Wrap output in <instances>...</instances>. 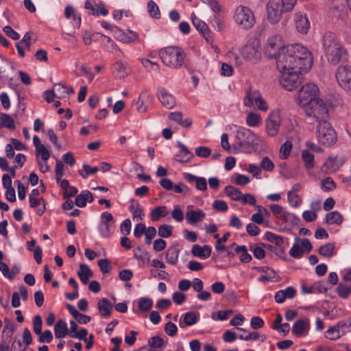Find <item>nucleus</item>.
Wrapping results in <instances>:
<instances>
[{"mask_svg":"<svg viewBox=\"0 0 351 351\" xmlns=\"http://www.w3.org/2000/svg\"><path fill=\"white\" fill-rule=\"evenodd\" d=\"M276 59L279 72L295 70L306 73L313 64L311 52L298 43L282 48Z\"/></svg>","mask_w":351,"mask_h":351,"instance_id":"1","label":"nucleus"},{"mask_svg":"<svg viewBox=\"0 0 351 351\" xmlns=\"http://www.w3.org/2000/svg\"><path fill=\"white\" fill-rule=\"evenodd\" d=\"M322 45L328 62L333 64H338L345 51L336 36L332 32L326 33L322 38Z\"/></svg>","mask_w":351,"mask_h":351,"instance_id":"2","label":"nucleus"},{"mask_svg":"<svg viewBox=\"0 0 351 351\" xmlns=\"http://www.w3.org/2000/svg\"><path fill=\"white\" fill-rule=\"evenodd\" d=\"M159 56L162 62L172 69H179L184 65L185 54L184 51L174 46H169L161 49Z\"/></svg>","mask_w":351,"mask_h":351,"instance_id":"3","label":"nucleus"},{"mask_svg":"<svg viewBox=\"0 0 351 351\" xmlns=\"http://www.w3.org/2000/svg\"><path fill=\"white\" fill-rule=\"evenodd\" d=\"M304 112L311 121H315L317 124L329 121L328 105L321 99L304 108Z\"/></svg>","mask_w":351,"mask_h":351,"instance_id":"4","label":"nucleus"},{"mask_svg":"<svg viewBox=\"0 0 351 351\" xmlns=\"http://www.w3.org/2000/svg\"><path fill=\"white\" fill-rule=\"evenodd\" d=\"M234 20L240 27L245 29L252 28L256 21L252 10L243 5H239L235 9Z\"/></svg>","mask_w":351,"mask_h":351,"instance_id":"5","label":"nucleus"},{"mask_svg":"<svg viewBox=\"0 0 351 351\" xmlns=\"http://www.w3.org/2000/svg\"><path fill=\"white\" fill-rule=\"evenodd\" d=\"M318 92L317 86L314 84L307 83L302 86L298 95L299 105L306 108L313 102H315L318 99H317Z\"/></svg>","mask_w":351,"mask_h":351,"instance_id":"6","label":"nucleus"},{"mask_svg":"<svg viewBox=\"0 0 351 351\" xmlns=\"http://www.w3.org/2000/svg\"><path fill=\"white\" fill-rule=\"evenodd\" d=\"M317 138L319 142L324 145H330L335 143V132L328 121L317 124Z\"/></svg>","mask_w":351,"mask_h":351,"instance_id":"7","label":"nucleus"},{"mask_svg":"<svg viewBox=\"0 0 351 351\" xmlns=\"http://www.w3.org/2000/svg\"><path fill=\"white\" fill-rule=\"evenodd\" d=\"M282 73L280 84L287 90L297 88L302 82L300 75L305 73L303 71H287Z\"/></svg>","mask_w":351,"mask_h":351,"instance_id":"8","label":"nucleus"},{"mask_svg":"<svg viewBox=\"0 0 351 351\" xmlns=\"http://www.w3.org/2000/svg\"><path fill=\"white\" fill-rule=\"evenodd\" d=\"M287 47L284 46L282 36L280 35H274L267 39L265 47V53L270 58H276L282 49Z\"/></svg>","mask_w":351,"mask_h":351,"instance_id":"9","label":"nucleus"},{"mask_svg":"<svg viewBox=\"0 0 351 351\" xmlns=\"http://www.w3.org/2000/svg\"><path fill=\"white\" fill-rule=\"evenodd\" d=\"M254 102L260 110L265 112L268 110V106L261 97V93L258 90H252L250 88L246 93L243 104L245 106L252 107Z\"/></svg>","mask_w":351,"mask_h":351,"instance_id":"10","label":"nucleus"},{"mask_svg":"<svg viewBox=\"0 0 351 351\" xmlns=\"http://www.w3.org/2000/svg\"><path fill=\"white\" fill-rule=\"evenodd\" d=\"M237 143L234 146L242 149L245 147H251L255 141V134L249 129L241 128L237 131Z\"/></svg>","mask_w":351,"mask_h":351,"instance_id":"11","label":"nucleus"},{"mask_svg":"<svg viewBox=\"0 0 351 351\" xmlns=\"http://www.w3.org/2000/svg\"><path fill=\"white\" fill-rule=\"evenodd\" d=\"M101 220L99 223L98 229L101 236L104 238L109 237L114 226L115 221L113 215L108 212H103L100 216Z\"/></svg>","mask_w":351,"mask_h":351,"instance_id":"12","label":"nucleus"},{"mask_svg":"<svg viewBox=\"0 0 351 351\" xmlns=\"http://www.w3.org/2000/svg\"><path fill=\"white\" fill-rule=\"evenodd\" d=\"M338 84L343 89L351 90V66L341 65L336 71Z\"/></svg>","mask_w":351,"mask_h":351,"instance_id":"13","label":"nucleus"},{"mask_svg":"<svg viewBox=\"0 0 351 351\" xmlns=\"http://www.w3.org/2000/svg\"><path fill=\"white\" fill-rule=\"evenodd\" d=\"M285 11L280 0H269L267 4V19L271 23H278Z\"/></svg>","mask_w":351,"mask_h":351,"instance_id":"14","label":"nucleus"},{"mask_svg":"<svg viewBox=\"0 0 351 351\" xmlns=\"http://www.w3.org/2000/svg\"><path fill=\"white\" fill-rule=\"evenodd\" d=\"M281 123V118L279 111H274L270 113L266 121V130L267 134L271 136H276Z\"/></svg>","mask_w":351,"mask_h":351,"instance_id":"15","label":"nucleus"},{"mask_svg":"<svg viewBox=\"0 0 351 351\" xmlns=\"http://www.w3.org/2000/svg\"><path fill=\"white\" fill-rule=\"evenodd\" d=\"M243 56L248 60L259 58L261 53L259 51V43L254 40L247 43L242 49Z\"/></svg>","mask_w":351,"mask_h":351,"instance_id":"16","label":"nucleus"},{"mask_svg":"<svg viewBox=\"0 0 351 351\" xmlns=\"http://www.w3.org/2000/svg\"><path fill=\"white\" fill-rule=\"evenodd\" d=\"M153 97L152 94L148 90L142 92L136 102V110L140 113L147 112L149 107L152 106Z\"/></svg>","mask_w":351,"mask_h":351,"instance_id":"17","label":"nucleus"},{"mask_svg":"<svg viewBox=\"0 0 351 351\" xmlns=\"http://www.w3.org/2000/svg\"><path fill=\"white\" fill-rule=\"evenodd\" d=\"M310 329L309 319H302L297 320L292 327V333L298 337L307 335Z\"/></svg>","mask_w":351,"mask_h":351,"instance_id":"18","label":"nucleus"},{"mask_svg":"<svg viewBox=\"0 0 351 351\" xmlns=\"http://www.w3.org/2000/svg\"><path fill=\"white\" fill-rule=\"evenodd\" d=\"M294 23L296 29L301 34H306L310 27V22L306 16L300 12L295 14Z\"/></svg>","mask_w":351,"mask_h":351,"instance_id":"19","label":"nucleus"},{"mask_svg":"<svg viewBox=\"0 0 351 351\" xmlns=\"http://www.w3.org/2000/svg\"><path fill=\"white\" fill-rule=\"evenodd\" d=\"M158 98L162 106L167 109H171L176 106V99L174 97L168 93L164 88H160L158 90Z\"/></svg>","mask_w":351,"mask_h":351,"instance_id":"20","label":"nucleus"},{"mask_svg":"<svg viewBox=\"0 0 351 351\" xmlns=\"http://www.w3.org/2000/svg\"><path fill=\"white\" fill-rule=\"evenodd\" d=\"M177 145L180 152L174 156V159L180 162H188L193 158V154L182 143L178 142Z\"/></svg>","mask_w":351,"mask_h":351,"instance_id":"21","label":"nucleus"},{"mask_svg":"<svg viewBox=\"0 0 351 351\" xmlns=\"http://www.w3.org/2000/svg\"><path fill=\"white\" fill-rule=\"evenodd\" d=\"M198 321V316L194 312H187L181 315L179 320V326L185 328L195 325Z\"/></svg>","mask_w":351,"mask_h":351,"instance_id":"22","label":"nucleus"},{"mask_svg":"<svg viewBox=\"0 0 351 351\" xmlns=\"http://www.w3.org/2000/svg\"><path fill=\"white\" fill-rule=\"evenodd\" d=\"M258 270L264 274L258 278L259 282H276L279 280V277L276 275V271L273 269L268 267H260L258 268Z\"/></svg>","mask_w":351,"mask_h":351,"instance_id":"23","label":"nucleus"},{"mask_svg":"<svg viewBox=\"0 0 351 351\" xmlns=\"http://www.w3.org/2000/svg\"><path fill=\"white\" fill-rule=\"evenodd\" d=\"M184 178L189 183H195V187L197 190L204 191L207 189V182L205 178L197 177L191 173H184Z\"/></svg>","mask_w":351,"mask_h":351,"instance_id":"24","label":"nucleus"},{"mask_svg":"<svg viewBox=\"0 0 351 351\" xmlns=\"http://www.w3.org/2000/svg\"><path fill=\"white\" fill-rule=\"evenodd\" d=\"M341 165L339 163L337 157H328L322 167V171L326 173H332L335 172Z\"/></svg>","mask_w":351,"mask_h":351,"instance_id":"25","label":"nucleus"},{"mask_svg":"<svg viewBox=\"0 0 351 351\" xmlns=\"http://www.w3.org/2000/svg\"><path fill=\"white\" fill-rule=\"evenodd\" d=\"M191 253L195 257L206 259L211 255V247L206 245L201 246L196 244L193 246Z\"/></svg>","mask_w":351,"mask_h":351,"instance_id":"26","label":"nucleus"},{"mask_svg":"<svg viewBox=\"0 0 351 351\" xmlns=\"http://www.w3.org/2000/svg\"><path fill=\"white\" fill-rule=\"evenodd\" d=\"M206 213L201 209L189 210L186 213V219L189 224L193 225L197 222L203 220Z\"/></svg>","mask_w":351,"mask_h":351,"instance_id":"27","label":"nucleus"},{"mask_svg":"<svg viewBox=\"0 0 351 351\" xmlns=\"http://www.w3.org/2000/svg\"><path fill=\"white\" fill-rule=\"evenodd\" d=\"M192 21L194 27L199 32H201V34L204 36L207 42H209V38H210V30L207 24L196 17L192 18Z\"/></svg>","mask_w":351,"mask_h":351,"instance_id":"28","label":"nucleus"},{"mask_svg":"<svg viewBox=\"0 0 351 351\" xmlns=\"http://www.w3.org/2000/svg\"><path fill=\"white\" fill-rule=\"evenodd\" d=\"M97 308L100 314L105 317H109L112 313V304L107 299L102 298L97 303Z\"/></svg>","mask_w":351,"mask_h":351,"instance_id":"29","label":"nucleus"},{"mask_svg":"<svg viewBox=\"0 0 351 351\" xmlns=\"http://www.w3.org/2000/svg\"><path fill=\"white\" fill-rule=\"evenodd\" d=\"M93 201V197L92 193L87 190L82 191L78 195H77L75 201V204L80 208L86 206L87 202H92Z\"/></svg>","mask_w":351,"mask_h":351,"instance_id":"30","label":"nucleus"},{"mask_svg":"<svg viewBox=\"0 0 351 351\" xmlns=\"http://www.w3.org/2000/svg\"><path fill=\"white\" fill-rule=\"evenodd\" d=\"M54 332L56 338H64L69 334L66 323L62 319H59L54 326Z\"/></svg>","mask_w":351,"mask_h":351,"instance_id":"31","label":"nucleus"},{"mask_svg":"<svg viewBox=\"0 0 351 351\" xmlns=\"http://www.w3.org/2000/svg\"><path fill=\"white\" fill-rule=\"evenodd\" d=\"M77 275L82 282L86 285L88 282L89 278L93 277V273L87 265L81 264Z\"/></svg>","mask_w":351,"mask_h":351,"instance_id":"32","label":"nucleus"},{"mask_svg":"<svg viewBox=\"0 0 351 351\" xmlns=\"http://www.w3.org/2000/svg\"><path fill=\"white\" fill-rule=\"evenodd\" d=\"M169 214L167 208L165 206L155 207L150 213V218L152 221H158L161 217H165Z\"/></svg>","mask_w":351,"mask_h":351,"instance_id":"33","label":"nucleus"},{"mask_svg":"<svg viewBox=\"0 0 351 351\" xmlns=\"http://www.w3.org/2000/svg\"><path fill=\"white\" fill-rule=\"evenodd\" d=\"M180 250L177 246H171L166 251L165 258L167 261L171 265H176Z\"/></svg>","mask_w":351,"mask_h":351,"instance_id":"34","label":"nucleus"},{"mask_svg":"<svg viewBox=\"0 0 351 351\" xmlns=\"http://www.w3.org/2000/svg\"><path fill=\"white\" fill-rule=\"evenodd\" d=\"M343 220V216L338 211H332L326 214V222L329 225H340Z\"/></svg>","mask_w":351,"mask_h":351,"instance_id":"35","label":"nucleus"},{"mask_svg":"<svg viewBox=\"0 0 351 351\" xmlns=\"http://www.w3.org/2000/svg\"><path fill=\"white\" fill-rule=\"evenodd\" d=\"M225 193L232 200L234 201H240L242 198V193L241 191L232 186H226Z\"/></svg>","mask_w":351,"mask_h":351,"instance_id":"36","label":"nucleus"},{"mask_svg":"<svg viewBox=\"0 0 351 351\" xmlns=\"http://www.w3.org/2000/svg\"><path fill=\"white\" fill-rule=\"evenodd\" d=\"M304 251L300 243V239L295 238L292 247L289 250V255L295 258H300L304 254Z\"/></svg>","mask_w":351,"mask_h":351,"instance_id":"37","label":"nucleus"},{"mask_svg":"<svg viewBox=\"0 0 351 351\" xmlns=\"http://www.w3.org/2000/svg\"><path fill=\"white\" fill-rule=\"evenodd\" d=\"M319 254L324 257H331L335 254V246L332 243H328L322 245L319 249Z\"/></svg>","mask_w":351,"mask_h":351,"instance_id":"38","label":"nucleus"},{"mask_svg":"<svg viewBox=\"0 0 351 351\" xmlns=\"http://www.w3.org/2000/svg\"><path fill=\"white\" fill-rule=\"evenodd\" d=\"M302 158L304 166L308 169H313L314 167V155L308 150H303L302 152Z\"/></svg>","mask_w":351,"mask_h":351,"instance_id":"39","label":"nucleus"},{"mask_svg":"<svg viewBox=\"0 0 351 351\" xmlns=\"http://www.w3.org/2000/svg\"><path fill=\"white\" fill-rule=\"evenodd\" d=\"M292 143L290 141H286L280 147L279 151V157L282 160L287 159L290 155L292 149Z\"/></svg>","mask_w":351,"mask_h":351,"instance_id":"40","label":"nucleus"},{"mask_svg":"<svg viewBox=\"0 0 351 351\" xmlns=\"http://www.w3.org/2000/svg\"><path fill=\"white\" fill-rule=\"evenodd\" d=\"M261 116L254 112H250L247 114L246 117V123L247 125L250 127H256L261 124Z\"/></svg>","mask_w":351,"mask_h":351,"instance_id":"41","label":"nucleus"},{"mask_svg":"<svg viewBox=\"0 0 351 351\" xmlns=\"http://www.w3.org/2000/svg\"><path fill=\"white\" fill-rule=\"evenodd\" d=\"M235 252L241 254L240 261L243 263H249L252 260V256L247 253V247L245 245H238L235 248Z\"/></svg>","mask_w":351,"mask_h":351,"instance_id":"42","label":"nucleus"},{"mask_svg":"<svg viewBox=\"0 0 351 351\" xmlns=\"http://www.w3.org/2000/svg\"><path fill=\"white\" fill-rule=\"evenodd\" d=\"M287 200L289 205L293 208L299 207L302 203V199L298 193H293L292 192H288Z\"/></svg>","mask_w":351,"mask_h":351,"instance_id":"43","label":"nucleus"},{"mask_svg":"<svg viewBox=\"0 0 351 351\" xmlns=\"http://www.w3.org/2000/svg\"><path fill=\"white\" fill-rule=\"evenodd\" d=\"M147 11L149 15L155 19L160 17V12L157 4L153 1L150 0L147 3Z\"/></svg>","mask_w":351,"mask_h":351,"instance_id":"44","label":"nucleus"},{"mask_svg":"<svg viewBox=\"0 0 351 351\" xmlns=\"http://www.w3.org/2000/svg\"><path fill=\"white\" fill-rule=\"evenodd\" d=\"M321 188L324 191H331L336 189V184L331 178L327 177L321 181Z\"/></svg>","mask_w":351,"mask_h":351,"instance_id":"45","label":"nucleus"},{"mask_svg":"<svg viewBox=\"0 0 351 351\" xmlns=\"http://www.w3.org/2000/svg\"><path fill=\"white\" fill-rule=\"evenodd\" d=\"M82 168L84 171L80 170L79 174L83 178H87L88 176L96 173L99 170V167H91L89 165L84 164L82 166Z\"/></svg>","mask_w":351,"mask_h":351,"instance_id":"46","label":"nucleus"},{"mask_svg":"<svg viewBox=\"0 0 351 351\" xmlns=\"http://www.w3.org/2000/svg\"><path fill=\"white\" fill-rule=\"evenodd\" d=\"M1 125L8 129H14V121L13 119L7 114H2L0 117Z\"/></svg>","mask_w":351,"mask_h":351,"instance_id":"47","label":"nucleus"},{"mask_svg":"<svg viewBox=\"0 0 351 351\" xmlns=\"http://www.w3.org/2000/svg\"><path fill=\"white\" fill-rule=\"evenodd\" d=\"M265 239L268 241H269V242H271V243H274V244H275V245H276L278 246H280L283 243V239H282V237L281 236L277 235V234H274V233H273L271 232H267L265 233Z\"/></svg>","mask_w":351,"mask_h":351,"instance_id":"48","label":"nucleus"},{"mask_svg":"<svg viewBox=\"0 0 351 351\" xmlns=\"http://www.w3.org/2000/svg\"><path fill=\"white\" fill-rule=\"evenodd\" d=\"M29 199V206L31 208H36V206L40 205L41 204V202H43V207L40 208L37 210V214L39 216H41L45 211V205L44 199L43 198L37 199L36 197H34V199H32L31 197Z\"/></svg>","mask_w":351,"mask_h":351,"instance_id":"49","label":"nucleus"},{"mask_svg":"<svg viewBox=\"0 0 351 351\" xmlns=\"http://www.w3.org/2000/svg\"><path fill=\"white\" fill-rule=\"evenodd\" d=\"M153 302L147 298H141L138 303V306L142 311H148L152 308Z\"/></svg>","mask_w":351,"mask_h":351,"instance_id":"50","label":"nucleus"},{"mask_svg":"<svg viewBox=\"0 0 351 351\" xmlns=\"http://www.w3.org/2000/svg\"><path fill=\"white\" fill-rule=\"evenodd\" d=\"M54 93L58 98L66 97V84L63 83H57L53 86Z\"/></svg>","mask_w":351,"mask_h":351,"instance_id":"51","label":"nucleus"},{"mask_svg":"<svg viewBox=\"0 0 351 351\" xmlns=\"http://www.w3.org/2000/svg\"><path fill=\"white\" fill-rule=\"evenodd\" d=\"M172 229L171 226L162 224L158 228V235L162 238H168L172 234Z\"/></svg>","mask_w":351,"mask_h":351,"instance_id":"52","label":"nucleus"},{"mask_svg":"<svg viewBox=\"0 0 351 351\" xmlns=\"http://www.w3.org/2000/svg\"><path fill=\"white\" fill-rule=\"evenodd\" d=\"M326 337L331 339L336 340L339 339L341 336L339 334V326H335L333 327L330 328L326 331Z\"/></svg>","mask_w":351,"mask_h":351,"instance_id":"53","label":"nucleus"},{"mask_svg":"<svg viewBox=\"0 0 351 351\" xmlns=\"http://www.w3.org/2000/svg\"><path fill=\"white\" fill-rule=\"evenodd\" d=\"M36 155L37 156H40L41 159L43 161H47L50 157V152L48 149L43 145H40L39 147L35 149Z\"/></svg>","mask_w":351,"mask_h":351,"instance_id":"54","label":"nucleus"},{"mask_svg":"<svg viewBox=\"0 0 351 351\" xmlns=\"http://www.w3.org/2000/svg\"><path fill=\"white\" fill-rule=\"evenodd\" d=\"M137 250L140 252V254L134 253V257L141 261L143 264H147L150 261V255L148 252L146 250H141L140 247H138Z\"/></svg>","mask_w":351,"mask_h":351,"instance_id":"55","label":"nucleus"},{"mask_svg":"<svg viewBox=\"0 0 351 351\" xmlns=\"http://www.w3.org/2000/svg\"><path fill=\"white\" fill-rule=\"evenodd\" d=\"M195 152V154L200 158H208L211 154V149L208 147H197Z\"/></svg>","mask_w":351,"mask_h":351,"instance_id":"56","label":"nucleus"},{"mask_svg":"<svg viewBox=\"0 0 351 351\" xmlns=\"http://www.w3.org/2000/svg\"><path fill=\"white\" fill-rule=\"evenodd\" d=\"M145 241L147 245H150L152 243V239L156 237V229L153 227H149L145 233Z\"/></svg>","mask_w":351,"mask_h":351,"instance_id":"57","label":"nucleus"},{"mask_svg":"<svg viewBox=\"0 0 351 351\" xmlns=\"http://www.w3.org/2000/svg\"><path fill=\"white\" fill-rule=\"evenodd\" d=\"M53 339V335L49 330H45L38 335V342L40 343H50Z\"/></svg>","mask_w":351,"mask_h":351,"instance_id":"58","label":"nucleus"},{"mask_svg":"<svg viewBox=\"0 0 351 351\" xmlns=\"http://www.w3.org/2000/svg\"><path fill=\"white\" fill-rule=\"evenodd\" d=\"M163 339L158 336L152 337L148 341L149 346L154 348H161L163 346Z\"/></svg>","mask_w":351,"mask_h":351,"instance_id":"59","label":"nucleus"},{"mask_svg":"<svg viewBox=\"0 0 351 351\" xmlns=\"http://www.w3.org/2000/svg\"><path fill=\"white\" fill-rule=\"evenodd\" d=\"M42 318L40 315H36L33 319L34 332L38 335L42 332Z\"/></svg>","mask_w":351,"mask_h":351,"instance_id":"60","label":"nucleus"},{"mask_svg":"<svg viewBox=\"0 0 351 351\" xmlns=\"http://www.w3.org/2000/svg\"><path fill=\"white\" fill-rule=\"evenodd\" d=\"M337 293L342 298H348L351 293V289L341 284L337 287Z\"/></svg>","mask_w":351,"mask_h":351,"instance_id":"61","label":"nucleus"},{"mask_svg":"<svg viewBox=\"0 0 351 351\" xmlns=\"http://www.w3.org/2000/svg\"><path fill=\"white\" fill-rule=\"evenodd\" d=\"M165 332L170 337L175 336L178 332L177 326L171 322H167L165 326Z\"/></svg>","mask_w":351,"mask_h":351,"instance_id":"62","label":"nucleus"},{"mask_svg":"<svg viewBox=\"0 0 351 351\" xmlns=\"http://www.w3.org/2000/svg\"><path fill=\"white\" fill-rule=\"evenodd\" d=\"M98 266L103 274L108 273L111 269L110 262L106 258L100 259L98 261Z\"/></svg>","mask_w":351,"mask_h":351,"instance_id":"63","label":"nucleus"},{"mask_svg":"<svg viewBox=\"0 0 351 351\" xmlns=\"http://www.w3.org/2000/svg\"><path fill=\"white\" fill-rule=\"evenodd\" d=\"M264 326V321L263 319L258 316L252 317L250 320V326L254 329H259Z\"/></svg>","mask_w":351,"mask_h":351,"instance_id":"64","label":"nucleus"}]
</instances>
